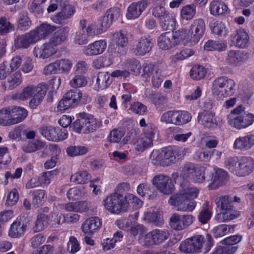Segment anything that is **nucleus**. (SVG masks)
<instances>
[{"label":"nucleus","mask_w":254,"mask_h":254,"mask_svg":"<svg viewBox=\"0 0 254 254\" xmlns=\"http://www.w3.org/2000/svg\"><path fill=\"white\" fill-rule=\"evenodd\" d=\"M113 39L117 45L121 47L126 46L128 41L126 32L124 31L114 33L113 35Z\"/></svg>","instance_id":"obj_61"},{"label":"nucleus","mask_w":254,"mask_h":254,"mask_svg":"<svg viewBox=\"0 0 254 254\" xmlns=\"http://www.w3.org/2000/svg\"><path fill=\"white\" fill-rule=\"evenodd\" d=\"M29 194L32 196V204L36 207L42 205L46 200V193L44 190H31Z\"/></svg>","instance_id":"obj_41"},{"label":"nucleus","mask_w":254,"mask_h":254,"mask_svg":"<svg viewBox=\"0 0 254 254\" xmlns=\"http://www.w3.org/2000/svg\"><path fill=\"white\" fill-rule=\"evenodd\" d=\"M194 218L191 215H179L173 214L170 218V227L175 230H183L190 225Z\"/></svg>","instance_id":"obj_11"},{"label":"nucleus","mask_w":254,"mask_h":254,"mask_svg":"<svg viewBox=\"0 0 254 254\" xmlns=\"http://www.w3.org/2000/svg\"><path fill=\"white\" fill-rule=\"evenodd\" d=\"M147 5L145 1H141L131 3L128 7L126 16L127 19H135L137 18L144 10Z\"/></svg>","instance_id":"obj_25"},{"label":"nucleus","mask_w":254,"mask_h":254,"mask_svg":"<svg viewBox=\"0 0 254 254\" xmlns=\"http://www.w3.org/2000/svg\"><path fill=\"white\" fill-rule=\"evenodd\" d=\"M123 66L126 71L134 75H139L141 68L139 61L135 58L126 60L123 64Z\"/></svg>","instance_id":"obj_33"},{"label":"nucleus","mask_w":254,"mask_h":254,"mask_svg":"<svg viewBox=\"0 0 254 254\" xmlns=\"http://www.w3.org/2000/svg\"><path fill=\"white\" fill-rule=\"evenodd\" d=\"M91 101L90 97L82 93L78 89L68 91L59 102L57 108L60 111H64L71 107H74L78 104H86Z\"/></svg>","instance_id":"obj_5"},{"label":"nucleus","mask_w":254,"mask_h":254,"mask_svg":"<svg viewBox=\"0 0 254 254\" xmlns=\"http://www.w3.org/2000/svg\"><path fill=\"white\" fill-rule=\"evenodd\" d=\"M195 14V6L193 4L185 6L181 11V17L186 20L191 19Z\"/></svg>","instance_id":"obj_56"},{"label":"nucleus","mask_w":254,"mask_h":254,"mask_svg":"<svg viewBox=\"0 0 254 254\" xmlns=\"http://www.w3.org/2000/svg\"><path fill=\"white\" fill-rule=\"evenodd\" d=\"M228 124L238 129L245 128L254 122V115L246 112L245 108L240 105L231 111L227 116Z\"/></svg>","instance_id":"obj_3"},{"label":"nucleus","mask_w":254,"mask_h":254,"mask_svg":"<svg viewBox=\"0 0 254 254\" xmlns=\"http://www.w3.org/2000/svg\"><path fill=\"white\" fill-rule=\"evenodd\" d=\"M176 18L173 13H169L159 20L160 26L164 30H172L176 25Z\"/></svg>","instance_id":"obj_36"},{"label":"nucleus","mask_w":254,"mask_h":254,"mask_svg":"<svg viewBox=\"0 0 254 254\" xmlns=\"http://www.w3.org/2000/svg\"><path fill=\"white\" fill-rule=\"evenodd\" d=\"M75 13L74 7L70 4H64L61 10L51 17L52 21L58 24H64Z\"/></svg>","instance_id":"obj_14"},{"label":"nucleus","mask_w":254,"mask_h":254,"mask_svg":"<svg viewBox=\"0 0 254 254\" xmlns=\"http://www.w3.org/2000/svg\"><path fill=\"white\" fill-rule=\"evenodd\" d=\"M153 45L152 39L150 38L142 37L134 46L133 52L136 56H144L150 51Z\"/></svg>","instance_id":"obj_20"},{"label":"nucleus","mask_w":254,"mask_h":254,"mask_svg":"<svg viewBox=\"0 0 254 254\" xmlns=\"http://www.w3.org/2000/svg\"><path fill=\"white\" fill-rule=\"evenodd\" d=\"M169 236L167 229H155L140 237L139 242L142 246L149 248L164 243Z\"/></svg>","instance_id":"obj_8"},{"label":"nucleus","mask_w":254,"mask_h":254,"mask_svg":"<svg viewBox=\"0 0 254 254\" xmlns=\"http://www.w3.org/2000/svg\"><path fill=\"white\" fill-rule=\"evenodd\" d=\"M104 205L108 211L114 214L127 211L126 198L118 192H115L107 196L104 200Z\"/></svg>","instance_id":"obj_9"},{"label":"nucleus","mask_w":254,"mask_h":254,"mask_svg":"<svg viewBox=\"0 0 254 254\" xmlns=\"http://www.w3.org/2000/svg\"><path fill=\"white\" fill-rule=\"evenodd\" d=\"M6 79L1 84L4 90H11L19 86L22 82V77L20 71H17L6 76Z\"/></svg>","instance_id":"obj_19"},{"label":"nucleus","mask_w":254,"mask_h":254,"mask_svg":"<svg viewBox=\"0 0 254 254\" xmlns=\"http://www.w3.org/2000/svg\"><path fill=\"white\" fill-rule=\"evenodd\" d=\"M46 85L44 83H40L37 86L28 85L22 89L21 92L18 94L17 97L19 100L22 101L27 100L31 98Z\"/></svg>","instance_id":"obj_26"},{"label":"nucleus","mask_w":254,"mask_h":254,"mask_svg":"<svg viewBox=\"0 0 254 254\" xmlns=\"http://www.w3.org/2000/svg\"><path fill=\"white\" fill-rule=\"evenodd\" d=\"M239 160L240 158L237 157L227 158L225 159L224 162L225 166L230 172L237 175Z\"/></svg>","instance_id":"obj_55"},{"label":"nucleus","mask_w":254,"mask_h":254,"mask_svg":"<svg viewBox=\"0 0 254 254\" xmlns=\"http://www.w3.org/2000/svg\"><path fill=\"white\" fill-rule=\"evenodd\" d=\"M49 224L50 218L48 215L44 214H39L37 217L33 230L34 232L41 231L47 228Z\"/></svg>","instance_id":"obj_42"},{"label":"nucleus","mask_w":254,"mask_h":254,"mask_svg":"<svg viewBox=\"0 0 254 254\" xmlns=\"http://www.w3.org/2000/svg\"><path fill=\"white\" fill-rule=\"evenodd\" d=\"M190 30L193 36V41L198 43L205 31V24L203 19H195L190 25Z\"/></svg>","instance_id":"obj_18"},{"label":"nucleus","mask_w":254,"mask_h":254,"mask_svg":"<svg viewBox=\"0 0 254 254\" xmlns=\"http://www.w3.org/2000/svg\"><path fill=\"white\" fill-rule=\"evenodd\" d=\"M87 151V148L82 146H71L66 149L67 154L70 156L82 155L86 154Z\"/></svg>","instance_id":"obj_60"},{"label":"nucleus","mask_w":254,"mask_h":254,"mask_svg":"<svg viewBox=\"0 0 254 254\" xmlns=\"http://www.w3.org/2000/svg\"><path fill=\"white\" fill-rule=\"evenodd\" d=\"M197 166L194 164L187 162L184 164L181 167L182 173L186 177L191 179V178H193V173L195 172Z\"/></svg>","instance_id":"obj_62"},{"label":"nucleus","mask_w":254,"mask_h":254,"mask_svg":"<svg viewBox=\"0 0 254 254\" xmlns=\"http://www.w3.org/2000/svg\"><path fill=\"white\" fill-rule=\"evenodd\" d=\"M91 175L86 171H79L70 177V181L77 184H84L89 182Z\"/></svg>","instance_id":"obj_48"},{"label":"nucleus","mask_w":254,"mask_h":254,"mask_svg":"<svg viewBox=\"0 0 254 254\" xmlns=\"http://www.w3.org/2000/svg\"><path fill=\"white\" fill-rule=\"evenodd\" d=\"M48 89L47 85L45 86L31 97L29 105L31 109H35L41 103Z\"/></svg>","instance_id":"obj_40"},{"label":"nucleus","mask_w":254,"mask_h":254,"mask_svg":"<svg viewBox=\"0 0 254 254\" xmlns=\"http://www.w3.org/2000/svg\"><path fill=\"white\" fill-rule=\"evenodd\" d=\"M213 245V240L210 234L195 235L182 242L180 250L185 254H196L208 252Z\"/></svg>","instance_id":"obj_2"},{"label":"nucleus","mask_w":254,"mask_h":254,"mask_svg":"<svg viewBox=\"0 0 254 254\" xmlns=\"http://www.w3.org/2000/svg\"><path fill=\"white\" fill-rule=\"evenodd\" d=\"M211 14L213 15H219L227 13L228 8L223 2L219 0H213L209 5Z\"/></svg>","instance_id":"obj_37"},{"label":"nucleus","mask_w":254,"mask_h":254,"mask_svg":"<svg viewBox=\"0 0 254 254\" xmlns=\"http://www.w3.org/2000/svg\"><path fill=\"white\" fill-rule=\"evenodd\" d=\"M112 64V61L110 58H100L95 60L93 62V66L97 69H100L104 66H108Z\"/></svg>","instance_id":"obj_63"},{"label":"nucleus","mask_w":254,"mask_h":254,"mask_svg":"<svg viewBox=\"0 0 254 254\" xmlns=\"http://www.w3.org/2000/svg\"><path fill=\"white\" fill-rule=\"evenodd\" d=\"M244 55L240 51L230 50L227 53L226 62L230 64L237 65L243 61Z\"/></svg>","instance_id":"obj_38"},{"label":"nucleus","mask_w":254,"mask_h":254,"mask_svg":"<svg viewBox=\"0 0 254 254\" xmlns=\"http://www.w3.org/2000/svg\"><path fill=\"white\" fill-rule=\"evenodd\" d=\"M174 37L177 42V45L178 43H182L184 45L190 43L191 45H195L197 42L193 41V36L190 30L188 31L185 29H180L176 31L174 33Z\"/></svg>","instance_id":"obj_27"},{"label":"nucleus","mask_w":254,"mask_h":254,"mask_svg":"<svg viewBox=\"0 0 254 254\" xmlns=\"http://www.w3.org/2000/svg\"><path fill=\"white\" fill-rule=\"evenodd\" d=\"M236 86L234 80L222 76L213 81L211 90L213 94L218 98L228 97L234 94Z\"/></svg>","instance_id":"obj_6"},{"label":"nucleus","mask_w":254,"mask_h":254,"mask_svg":"<svg viewBox=\"0 0 254 254\" xmlns=\"http://www.w3.org/2000/svg\"><path fill=\"white\" fill-rule=\"evenodd\" d=\"M34 56L42 60L47 59L57 53L56 47L50 40L41 45L36 46L33 49Z\"/></svg>","instance_id":"obj_13"},{"label":"nucleus","mask_w":254,"mask_h":254,"mask_svg":"<svg viewBox=\"0 0 254 254\" xmlns=\"http://www.w3.org/2000/svg\"><path fill=\"white\" fill-rule=\"evenodd\" d=\"M212 173L209 171L205 167L201 166H197L195 172L193 173V178L191 180L197 183H202L207 179L209 181L212 177Z\"/></svg>","instance_id":"obj_31"},{"label":"nucleus","mask_w":254,"mask_h":254,"mask_svg":"<svg viewBox=\"0 0 254 254\" xmlns=\"http://www.w3.org/2000/svg\"><path fill=\"white\" fill-rule=\"evenodd\" d=\"M209 27L212 32L218 35L224 36L226 34V27L221 21L213 19L209 23Z\"/></svg>","instance_id":"obj_49"},{"label":"nucleus","mask_w":254,"mask_h":254,"mask_svg":"<svg viewBox=\"0 0 254 254\" xmlns=\"http://www.w3.org/2000/svg\"><path fill=\"white\" fill-rule=\"evenodd\" d=\"M215 202L217 207L223 211L215 217V220L217 222H228L237 218L239 215L238 212L233 209V198L230 196H220L215 199Z\"/></svg>","instance_id":"obj_4"},{"label":"nucleus","mask_w":254,"mask_h":254,"mask_svg":"<svg viewBox=\"0 0 254 254\" xmlns=\"http://www.w3.org/2000/svg\"><path fill=\"white\" fill-rule=\"evenodd\" d=\"M101 219L97 216L87 219L82 224V232L89 236H93L102 227Z\"/></svg>","instance_id":"obj_17"},{"label":"nucleus","mask_w":254,"mask_h":254,"mask_svg":"<svg viewBox=\"0 0 254 254\" xmlns=\"http://www.w3.org/2000/svg\"><path fill=\"white\" fill-rule=\"evenodd\" d=\"M12 112L13 125L23 121L27 116V111L20 107H11Z\"/></svg>","instance_id":"obj_44"},{"label":"nucleus","mask_w":254,"mask_h":254,"mask_svg":"<svg viewBox=\"0 0 254 254\" xmlns=\"http://www.w3.org/2000/svg\"><path fill=\"white\" fill-rule=\"evenodd\" d=\"M121 12L119 8L113 7L108 10L105 15L97 21L99 27L102 32L107 29L113 21L120 16Z\"/></svg>","instance_id":"obj_15"},{"label":"nucleus","mask_w":254,"mask_h":254,"mask_svg":"<svg viewBox=\"0 0 254 254\" xmlns=\"http://www.w3.org/2000/svg\"><path fill=\"white\" fill-rule=\"evenodd\" d=\"M153 184L162 193L171 194L174 191V185L170 177L163 174L156 175L152 180Z\"/></svg>","instance_id":"obj_12"},{"label":"nucleus","mask_w":254,"mask_h":254,"mask_svg":"<svg viewBox=\"0 0 254 254\" xmlns=\"http://www.w3.org/2000/svg\"><path fill=\"white\" fill-rule=\"evenodd\" d=\"M56 29V27L55 26L44 23L33 30L32 31L37 41H39L52 33Z\"/></svg>","instance_id":"obj_29"},{"label":"nucleus","mask_w":254,"mask_h":254,"mask_svg":"<svg viewBox=\"0 0 254 254\" xmlns=\"http://www.w3.org/2000/svg\"><path fill=\"white\" fill-rule=\"evenodd\" d=\"M157 128L153 124H149L143 128V133L137 138L134 142L135 149L143 152L153 145V140L157 132Z\"/></svg>","instance_id":"obj_10"},{"label":"nucleus","mask_w":254,"mask_h":254,"mask_svg":"<svg viewBox=\"0 0 254 254\" xmlns=\"http://www.w3.org/2000/svg\"><path fill=\"white\" fill-rule=\"evenodd\" d=\"M177 45L174 33L166 32L158 38V45L163 50H168Z\"/></svg>","instance_id":"obj_24"},{"label":"nucleus","mask_w":254,"mask_h":254,"mask_svg":"<svg viewBox=\"0 0 254 254\" xmlns=\"http://www.w3.org/2000/svg\"><path fill=\"white\" fill-rule=\"evenodd\" d=\"M12 112L11 107L0 110V125L4 127L13 125Z\"/></svg>","instance_id":"obj_35"},{"label":"nucleus","mask_w":254,"mask_h":254,"mask_svg":"<svg viewBox=\"0 0 254 254\" xmlns=\"http://www.w3.org/2000/svg\"><path fill=\"white\" fill-rule=\"evenodd\" d=\"M228 180L227 173L221 169H218L215 171L213 181L210 187L213 189L224 185Z\"/></svg>","instance_id":"obj_34"},{"label":"nucleus","mask_w":254,"mask_h":254,"mask_svg":"<svg viewBox=\"0 0 254 254\" xmlns=\"http://www.w3.org/2000/svg\"><path fill=\"white\" fill-rule=\"evenodd\" d=\"M69 30V27L67 26L60 28L54 33L53 37L49 40L57 47L66 40Z\"/></svg>","instance_id":"obj_32"},{"label":"nucleus","mask_w":254,"mask_h":254,"mask_svg":"<svg viewBox=\"0 0 254 254\" xmlns=\"http://www.w3.org/2000/svg\"><path fill=\"white\" fill-rule=\"evenodd\" d=\"M178 111H169L162 114L161 121L166 124L178 125Z\"/></svg>","instance_id":"obj_51"},{"label":"nucleus","mask_w":254,"mask_h":254,"mask_svg":"<svg viewBox=\"0 0 254 254\" xmlns=\"http://www.w3.org/2000/svg\"><path fill=\"white\" fill-rule=\"evenodd\" d=\"M180 187L179 192L171 196L168 202L178 211L191 212L196 207V202L194 199L197 197L199 190L190 186L187 180L180 183Z\"/></svg>","instance_id":"obj_1"},{"label":"nucleus","mask_w":254,"mask_h":254,"mask_svg":"<svg viewBox=\"0 0 254 254\" xmlns=\"http://www.w3.org/2000/svg\"><path fill=\"white\" fill-rule=\"evenodd\" d=\"M41 134L49 140L56 141V128L52 127L43 126L39 128Z\"/></svg>","instance_id":"obj_53"},{"label":"nucleus","mask_w":254,"mask_h":254,"mask_svg":"<svg viewBox=\"0 0 254 254\" xmlns=\"http://www.w3.org/2000/svg\"><path fill=\"white\" fill-rule=\"evenodd\" d=\"M126 198V203L127 204V211L129 207L137 209L141 207L143 202L137 196L131 193L127 194L125 196Z\"/></svg>","instance_id":"obj_50"},{"label":"nucleus","mask_w":254,"mask_h":254,"mask_svg":"<svg viewBox=\"0 0 254 254\" xmlns=\"http://www.w3.org/2000/svg\"><path fill=\"white\" fill-rule=\"evenodd\" d=\"M233 43L237 47L245 48L249 44V36L248 33L243 29L236 31V34L233 37Z\"/></svg>","instance_id":"obj_30"},{"label":"nucleus","mask_w":254,"mask_h":254,"mask_svg":"<svg viewBox=\"0 0 254 254\" xmlns=\"http://www.w3.org/2000/svg\"><path fill=\"white\" fill-rule=\"evenodd\" d=\"M228 226L226 224H221L215 227L212 230V233L214 237L216 238L221 237L225 235L229 229L228 230Z\"/></svg>","instance_id":"obj_64"},{"label":"nucleus","mask_w":254,"mask_h":254,"mask_svg":"<svg viewBox=\"0 0 254 254\" xmlns=\"http://www.w3.org/2000/svg\"><path fill=\"white\" fill-rule=\"evenodd\" d=\"M31 21L28 16L26 11H22L19 13L17 19V26L21 30H26L31 25Z\"/></svg>","instance_id":"obj_54"},{"label":"nucleus","mask_w":254,"mask_h":254,"mask_svg":"<svg viewBox=\"0 0 254 254\" xmlns=\"http://www.w3.org/2000/svg\"><path fill=\"white\" fill-rule=\"evenodd\" d=\"M238 167L237 176L240 177L248 176L254 170V158L250 156L240 157Z\"/></svg>","instance_id":"obj_16"},{"label":"nucleus","mask_w":254,"mask_h":254,"mask_svg":"<svg viewBox=\"0 0 254 254\" xmlns=\"http://www.w3.org/2000/svg\"><path fill=\"white\" fill-rule=\"evenodd\" d=\"M25 226L23 223L17 220L11 224L9 231V236L12 238H17L23 234Z\"/></svg>","instance_id":"obj_47"},{"label":"nucleus","mask_w":254,"mask_h":254,"mask_svg":"<svg viewBox=\"0 0 254 254\" xmlns=\"http://www.w3.org/2000/svg\"><path fill=\"white\" fill-rule=\"evenodd\" d=\"M37 42L32 30H31L24 34L18 36L15 40L14 45L17 48L27 49Z\"/></svg>","instance_id":"obj_22"},{"label":"nucleus","mask_w":254,"mask_h":254,"mask_svg":"<svg viewBox=\"0 0 254 254\" xmlns=\"http://www.w3.org/2000/svg\"><path fill=\"white\" fill-rule=\"evenodd\" d=\"M206 74V70L202 65L193 66L190 70L191 77L195 80H200L203 78Z\"/></svg>","instance_id":"obj_58"},{"label":"nucleus","mask_w":254,"mask_h":254,"mask_svg":"<svg viewBox=\"0 0 254 254\" xmlns=\"http://www.w3.org/2000/svg\"><path fill=\"white\" fill-rule=\"evenodd\" d=\"M110 74L108 72H99L96 78V84L98 88L101 89H106L111 84Z\"/></svg>","instance_id":"obj_43"},{"label":"nucleus","mask_w":254,"mask_h":254,"mask_svg":"<svg viewBox=\"0 0 254 254\" xmlns=\"http://www.w3.org/2000/svg\"><path fill=\"white\" fill-rule=\"evenodd\" d=\"M79 115L80 119L73 123V130L77 133L87 134L93 132L101 126V122L90 114L83 112Z\"/></svg>","instance_id":"obj_7"},{"label":"nucleus","mask_w":254,"mask_h":254,"mask_svg":"<svg viewBox=\"0 0 254 254\" xmlns=\"http://www.w3.org/2000/svg\"><path fill=\"white\" fill-rule=\"evenodd\" d=\"M254 145V134H249L237 138L233 144V148L242 151H247Z\"/></svg>","instance_id":"obj_21"},{"label":"nucleus","mask_w":254,"mask_h":254,"mask_svg":"<svg viewBox=\"0 0 254 254\" xmlns=\"http://www.w3.org/2000/svg\"><path fill=\"white\" fill-rule=\"evenodd\" d=\"M143 219L157 226H161L164 223L161 214L158 211L144 212Z\"/></svg>","instance_id":"obj_39"},{"label":"nucleus","mask_w":254,"mask_h":254,"mask_svg":"<svg viewBox=\"0 0 254 254\" xmlns=\"http://www.w3.org/2000/svg\"><path fill=\"white\" fill-rule=\"evenodd\" d=\"M58 64L59 73H68L72 66L71 60L67 59H59L56 61Z\"/></svg>","instance_id":"obj_52"},{"label":"nucleus","mask_w":254,"mask_h":254,"mask_svg":"<svg viewBox=\"0 0 254 254\" xmlns=\"http://www.w3.org/2000/svg\"><path fill=\"white\" fill-rule=\"evenodd\" d=\"M149 98L157 109L164 106L167 101V97L158 92H152L149 95Z\"/></svg>","instance_id":"obj_45"},{"label":"nucleus","mask_w":254,"mask_h":254,"mask_svg":"<svg viewBox=\"0 0 254 254\" xmlns=\"http://www.w3.org/2000/svg\"><path fill=\"white\" fill-rule=\"evenodd\" d=\"M44 145L45 144L42 141L38 140H35L29 142L26 145L23 146L22 147V149L24 152L31 153L43 148Z\"/></svg>","instance_id":"obj_59"},{"label":"nucleus","mask_w":254,"mask_h":254,"mask_svg":"<svg viewBox=\"0 0 254 254\" xmlns=\"http://www.w3.org/2000/svg\"><path fill=\"white\" fill-rule=\"evenodd\" d=\"M198 122L204 127L210 128L217 126V121L214 114L211 112H202L197 117Z\"/></svg>","instance_id":"obj_28"},{"label":"nucleus","mask_w":254,"mask_h":254,"mask_svg":"<svg viewBox=\"0 0 254 254\" xmlns=\"http://www.w3.org/2000/svg\"><path fill=\"white\" fill-rule=\"evenodd\" d=\"M87 81L86 77L83 74H75L74 77L70 81L69 85L75 88L85 86Z\"/></svg>","instance_id":"obj_57"},{"label":"nucleus","mask_w":254,"mask_h":254,"mask_svg":"<svg viewBox=\"0 0 254 254\" xmlns=\"http://www.w3.org/2000/svg\"><path fill=\"white\" fill-rule=\"evenodd\" d=\"M105 41L100 40L89 44L84 47L83 52L87 56H96L101 54L106 48Z\"/></svg>","instance_id":"obj_23"},{"label":"nucleus","mask_w":254,"mask_h":254,"mask_svg":"<svg viewBox=\"0 0 254 254\" xmlns=\"http://www.w3.org/2000/svg\"><path fill=\"white\" fill-rule=\"evenodd\" d=\"M227 47L226 42H219V41L209 40L204 46V49L208 51H218L219 52L224 51Z\"/></svg>","instance_id":"obj_46"}]
</instances>
